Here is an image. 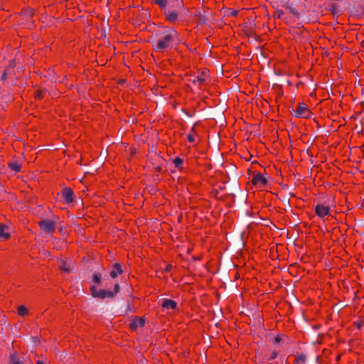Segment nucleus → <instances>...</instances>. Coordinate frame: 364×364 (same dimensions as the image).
<instances>
[{
  "label": "nucleus",
  "mask_w": 364,
  "mask_h": 364,
  "mask_svg": "<svg viewBox=\"0 0 364 364\" xmlns=\"http://www.w3.org/2000/svg\"><path fill=\"white\" fill-rule=\"evenodd\" d=\"M178 39V33L173 28H169L152 43L153 49L159 53H164L173 47L174 42Z\"/></svg>",
  "instance_id": "obj_1"
},
{
  "label": "nucleus",
  "mask_w": 364,
  "mask_h": 364,
  "mask_svg": "<svg viewBox=\"0 0 364 364\" xmlns=\"http://www.w3.org/2000/svg\"><path fill=\"white\" fill-rule=\"evenodd\" d=\"M92 294L95 297H98L100 299H105V298H112L114 296V294H116L119 291V285L115 284L114 285V291H107L104 289H100L98 290L95 287H91L90 288Z\"/></svg>",
  "instance_id": "obj_2"
},
{
  "label": "nucleus",
  "mask_w": 364,
  "mask_h": 364,
  "mask_svg": "<svg viewBox=\"0 0 364 364\" xmlns=\"http://www.w3.org/2000/svg\"><path fill=\"white\" fill-rule=\"evenodd\" d=\"M57 222L51 220H41L39 222L41 229L46 233H52L55 230Z\"/></svg>",
  "instance_id": "obj_3"
},
{
  "label": "nucleus",
  "mask_w": 364,
  "mask_h": 364,
  "mask_svg": "<svg viewBox=\"0 0 364 364\" xmlns=\"http://www.w3.org/2000/svg\"><path fill=\"white\" fill-rule=\"evenodd\" d=\"M315 213L320 218H324L330 214V207L324 203H318L315 207Z\"/></svg>",
  "instance_id": "obj_4"
},
{
  "label": "nucleus",
  "mask_w": 364,
  "mask_h": 364,
  "mask_svg": "<svg viewBox=\"0 0 364 364\" xmlns=\"http://www.w3.org/2000/svg\"><path fill=\"white\" fill-rule=\"evenodd\" d=\"M267 183V178L263 176L262 173H254L252 179V183L258 187L262 188Z\"/></svg>",
  "instance_id": "obj_5"
},
{
  "label": "nucleus",
  "mask_w": 364,
  "mask_h": 364,
  "mask_svg": "<svg viewBox=\"0 0 364 364\" xmlns=\"http://www.w3.org/2000/svg\"><path fill=\"white\" fill-rule=\"evenodd\" d=\"M311 112L307 106L304 103L299 104L296 109V116L298 117L308 118Z\"/></svg>",
  "instance_id": "obj_6"
},
{
  "label": "nucleus",
  "mask_w": 364,
  "mask_h": 364,
  "mask_svg": "<svg viewBox=\"0 0 364 364\" xmlns=\"http://www.w3.org/2000/svg\"><path fill=\"white\" fill-rule=\"evenodd\" d=\"M59 267L62 272L68 274L74 268V264L70 259H67V260L60 259L59 260Z\"/></svg>",
  "instance_id": "obj_7"
},
{
  "label": "nucleus",
  "mask_w": 364,
  "mask_h": 364,
  "mask_svg": "<svg viewBox=\"0 0 364 364\" xmlns=\"http://www.w3.org/2000/svg\"><path fill=\"white\" fill-rule=\"evenodd\" d=\"M208 78V72L207 70H203L200 75L197 76H194L192 81L193 83L196 85L200 87Z\"/></svg>",
  "instance_id": "obj_8"
},
{
  "label": "nucleus",
  "mask_w": 364,
  "mask_h": 364,
  "mask_svg": "<svg viewBox=\"0 0 364 364\" xmlns=\"http://www.w3.org/2000/svg\"><path fill=\"white\" fill-rule=\"evenodd\" d=\"M11 237L9 227L4 225H0V240L4 241L9 239Z\"/></svg>",
  "instance_id": "obj_9"
},
{
  "label": "nucleus",
  "mask_w": 364,
  "mask_h": 364,
  "mask_svg": "<svg viewBox=\"0 0 364 364\" xmlns=\"http://www.w3.org/2000/svg\"><path fill=\"white\" fill-rule=\"evenodd\" d=\"M62 196L67 203L73 202L74 196L73 190L70 188H64L62 191Z\"/></svg>",
  "instance_id": "obj_10"
},
{
  "label": "nucleus",
  "mask_w": 364,
  "mask_h": 364,
  "mask_svg": "<svg viewBox=\"0 0 364 364\" xmlns=\"http://www.w3.org/2000/svg\"><path fill=\"white\" fill-rule=\"evenodd\" d=\"M176 306V302L171 299H164L161 303V306L166 309H175Z\"/></svg>",
  "instance_id": "obj_11"
},
{
  "label": "nucleus",
  "mask_w": 364,
  "mask_h": 364,
  "mask_svg": "<svg viewBox=\"0 0 364 364\" xmlns=\"http://www.w3.org/2000/svg\"><path fill=\"white\" fill-rule=\"evenodd\" d=\"M122 274V267H121L120 264L115 263L113 265L112 270L109 273L111 277L116 278L119 274Z\"/></svg>",
  "instance_id": "obj_12"
},
{
  "label": "nucleus",
  "mask_w": 364,
  "mask_h": 364,
  "mask_svg": "<svg viewBox=\"0 0 364 364\" xmlns=\"http://www.w3.org/2000/svg\"><path fill=\"white\" fill-rule=\"evenodd\" d=\"M144 324H145L144 319H143L141 318H134L132 321L131 328H136L138 327H142L144 326Z\"/></svg>",
  "instance_id": "obj_13"
},
{
  "label": "nucleus",
  "mask_w": 364,
  "mask_h": 364,
  "mask_svg": "<svg viewBox=\"0 0 364 364\" xmlns=\"http://www.w3.org/2000/svg\"><path fill=\"white\" fill-rule=\"evenodd\" d=\"M286 9L287 11V14L294 18L293 21H296V19L299 18V13L296 10V9L291 6H287Z\"/></svg>",
  "instance_id": "obj_14"
},
{
  "label": "nucleus",
  "mask_w": 364,
  "mask_h": 364,
  "mask_svg": "<svg viewBox=\"0 0 364 364\" xmlns=\"http://www.w3.org/2000/svg\"><path fill=\"white\" fill-rule=\"evenodd\" d=\"M9 166L15 172H19L21 171V164L19 163V161H10Z\"/></svg>",
  "instance_id": "obj_15"
},
{
  "label": "nucleus",
  "mask_w": 364,
  "mask_h": 364,
  "mask_svg": "<svg viewBox=\"0 0 364 364\" xmlns=\"http://www.w3.org/2000/svg\"><path fill=\"white\" fill-rule=\"evenodd\" d=\"M187 139L190 143H196L199 141L198 136L193 130L188 134Z\"/></svg>",
  "instance_id": "obj_16"
},
{
  "label": "nucleus",
  "mask_w": 364,
  "mask_h": 364,
  "mask_svg": "<svg viewBox=\"0 0 364 364\" xmlns=\"http://www.w3.org/2000/svg\"><path fill=\"white\" fill-rule=\"evenodd\" d=\"M166 18L171 22L173 23L176 21L178 14L175 11H166Z\"/></svg>",
  "instance_id": "obj_17"
},
{
  "label": "nucleus",
  "mask_w": 364,
  "mask_h": 364,
  "mask_svg": "<svg viewBox=\"0 0 364 364\" xmlns=\"http://www.w3.org/2000/svg\"><path fill=\"white\" fill-rule=\"evenodd\" d=\"M274 16L278 18L282 19L283 21H285V23H289V20L287 19V16H286V14L282 10L275 11Z\"/></svg>",
  "instance_id": "obj_18"
},
{
  "label": "nucleus",
  "mask_w": 364,
  "mask_h": 364,
  "mask_svg": "<svg viewBox=\"0 0 364 364\" xmlns=\"http://www.w3.org/2000/svg\"><path fill=\"white\" fill-rule=\"evenodd\" d=\"M306 356L304 354L297 355L295 358L294 364H305Z\"/></svg>",
  "instance_id": "obj_19"
},
{
  "label": "nucleus",
  "mask_w": 364,
  "mask_h": 364,
  "mask_svg": "<svg viewBox=\"0 0 364 364\" xmlns=\"http://www.w3.org/2000/svg\"><path fill=\"white\" fill-rule=\"evenodd\" d=\"M28 313V309H26V306H24L23 305L18 306V314L20 316H24L27 315Z\"/></svg>",
  "instance_id": "obj_20"
},
{
  "label": "nucleus",
  "mask_w": 364,
  "mask_h": 364,
  "mask_svg": "<svg viewBox=\"0 0 364 364\" xmlns=\"http://www.w3.org/2000/svg\"><path fill=\"white\" fill-rule=\"evenodd\" d=\"M11 363L12 364H21L22 362L17 355H12L11 357Z\"/></svg>",
  "instance_id": "obj_21"
},
{
  "label": "nucleus",
  "mask_w": 364,
  "mask_h": 364,
  "mask_svg": "<svg viewBox=\"0 0 364 364\" xmlns=\"http://www.w3.org/2000/svg\"><path fill=\"white\" fill-rule=\"evenodd\" d=\"M168 0H155V3L158 4L161 8L164 9L167 5Z\"/></svg>",
  "instance_id": "obj_22"
},
{
  "label": "nucleus",
  "mask_w": 364,
  "mask_h": 364,
  "mask_svg": "<svg viewBox=\"0 0 364 364\" xmlns=\"http://www.w3.org/2000/svg\"><path fill=\"white\" fill-rule=\"evenodd\" d=\"M354 324L356 326L358 330H361L364 326V321L361 320H358L354 322Z\"/></svg>",
  "instance_id": "obj_23"
},
{
  "label": "nucleus",
  "mask_w": 364,
  "mask_h": 364,
  "mask_svg": "<svg viewBox=\"0 0 364 364\" xmlns=\"http://www.w3.org/2000/svg\"><path fill=\"white\" fill-rule=\"evenodd\" d=\"M101 274H95L93 276V282L96 284H99L101 282Z\"/></svg>",
  "instance_id": "obj_24"
},
{
  "label": "nucleus",
  "mask_w": 364,
  "mask_h": 364,
  "mask_svg": "<svg viewBox=\"0 0 364 364\" xmlns=\"http://www.w3.org/2000/svg\"><path fill=\"white\" fill-rule=\"evenodd\" d=\"M172 162L174 164L175 168H180L183 165V161H172Z\"/></svg>",
  "instance_id": "obj_25"
},
{
  "label": "nucleus",
  "mask_w": 364,
  "mask_h": 364,
  "mask_svg": "<svg viewBox=\"0 0 364 364\" xmlns=\"http://www.w3.org/2000/svg\"><path fill=\"white\" fill-rule=\"evenodd\" d=\"M7 75H8V69H6V70H4V72L3 73V74H2L1 80H6V78H7Z\"/></svg>",
  "instance_id": "obj_26"
},
{
  "label": "nucleus",
  "mask_w": 364,
  "mask_h": 364,
  "mask_svg": "<svg viewBox=\"0 0 364 364\" xmlns=\"http://www.w3.org/2000/svg\"><path fill=\"white\" fill-rule=\"evenodd\" d=\"M277 357V351H273V352L271 353V355H270V357H269V359H270V360H274V359H275Z\"/></svg>",
  "instance_id": "obj_27"
},
{
  "label": "nucleus",
  "mask_w": 364,
  "mask_h": 364,
  "mask_svg": "<svg viewBox=\"0 0 364 364\" xmlns=\"http://www.w3.org/2000/svg\"><path fill=\"white\" fill-rule=\"evenodd\" d=\"M286 16H287V19L289 20V23H291L292 22L295 21H293L294 18L292 16H291L289 14H286Z\"/></svg>",
  "instance_id": "obj_28"
},
{
  "label": "nucleus",
  "mask_w": 364,
  "mask_h": 364,
  "mask_svg": "<svg viewBox=\"0 0 364 364\" xmlns=\"http://www.w3.org/2000/svg\"><path fill=\"white\" fill-rule=\"evenodd\" d=\"M280 341H281V338H280L279 336H277V337H275V338H274V342L275 343H279Z\"/></svg>",
  "instance_id": "obj_29"
},
{
  "label": "nucleus",
  "mask_w": 364,
  "mask_h": 364,
  "mask_svg": "<svg viewBox=\"0 0 364 364\" xmlns=\"http://www.w3.org/2000/svg\"><path fill=\"white\" fill-rule=\"evenodd\" d=\"M36 364H48V362L46 360H38Z\"/></svg>",
  "instance_id": "obj_30"
},
{
  "label": "nucleus",
  "mask_w": 364,
  "mask_h": 364,
  "mask_svg": "<svg viewBox=\"0 0 364 364\" xmlns=\"http://www.w3.org/2000/svg\"><path fill=\"white\" fill-rule=\"evenodd\" d=\"M256 164H259L257 163V161H254L252 162V168H254V167H253V166H254V165H256Z\"/></svg>",
  "instance_id": "obj_31"
},
{
  "label": "nucleus",
  "mask_w": 364,
  "mask_h": 364,
  "mask_svg": "<svg viewBox=\"0 0 364 364\" xmlns=\"http://www.w3.org/2000/svg\"><path fill=\"white\" fill-rule=\"evenodd\" d=\"M171 268V265H168L166 269V271H169Z\"/></svg>",
  "instance_id": "obj_32"
},
{
  "label": "nucleus",
  "mask_w": 364,
  "mask_h": 364,
  "mask_svg": "<svg viewBox=\"0 0 364 364\" xmlns=\"http://www.w3.org/2000/svg\"><path fill=\"white\" fill-rule=\"evenodd\" d=\"M157 171H161V168L160 166H158L156 168Z\"/></svg>",
  "instance_id": "obj_33"
},
{
  "label": "nucleus",
  "mask_w": 364,
  "mask_h": 364,
  "mask_svg": "<svg viewBox=\"0 0 364 364\" xmlns=\"http://www.w3.org/2000/svg\"><path fill=\"white\" fill-rule=\"evenodd\" d=\"M237 11H235L233 12V14H234V15H236V14H237Z\"/></svg>",
  "instance_id": "obj_34"
},
{
  "label": "nucleus",
  "mask_w": 364,
  "mask_h": 364,
  "mask_svg": "<svg viewBox=\"0 0 364 364\" xmlns=\"http://www.w3.org/2000/svg\"><path fill=\"white\" fill-rule=\"evenodd\" d=\"M37 97H41V95H40V94H38V95H37Z\"/></svg>",
  "instance_id": "obj_35"
},
{
  "label": "nucleus",
  "mask_w": 364,
  "mask_h": 364,
  "mask_svg": "<svg viewBox=\"0 0 364 364\" xmlns=\"http://www.w3.org/2000/svg\"><path fill=\"white\" fill-rule=\"evenodd\" d=\"M174 159L179 160V159H180V158H178V157H176Z\"/></svg>",
  "instance_id": "obj_36"
}]
</instances>
